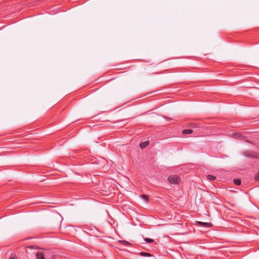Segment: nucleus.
<instances>
[{"mask_svg":"<svg viewBox=\"0 0 259 259\" xmlns=\"http://www.w3.org/2000/svg\"><path fill=\"white\" fill-rule=\"evenodd\" d=\"M141 254L143 256H150L151 255L148 253V252H142L141 253Z\"/></svg>","mask_w":259,"mask_h":259,"instance_id":"9d476101","label":"nucleus"},{"mask_svg":"<svg viewBox=\"0 0 259 259\" xmlns=\"http://www.w3.org/2000/svg\"><path fill=\"white\" fill-rule=\"evenodd\" d=\"M197 224L199 226H202L206 228H210L212 226V224L210 223H204L202 222H197Z\"/></svg>","mask_w":259,"mask_h":259,"instance_id":"f03ea898","label":"nucleus"},{"mask_svg":"<svg viewBox=\"0 0 259 259\" xmlns=\"http://www.w3.org/2000/svg\"><path fill=\"white\" fill-rule=\"evenodd\" d=\"M144 240L145 241H146V242H148L149 243H152L154 241V240L153 239H150V238H144Z\"/></svg>","mask_w":259,"mask_h":259,"instance_id":"0eeeda50","label":"nucleus"},{"mask_svg":"<svg viewBox=\"0 0 259 259\" xmlns=\"http://www.w3.org/2000/svg\"><path fill=\"white\" fill-rule=\"evenodd\" d=\"M192 130L190 129L184 130L183 131V133L185 134H190L192 133Z\"/></svg>","mask_w":259,"mask_h":259,"instance_id":"423d86ee","label":"nucleus"},{"mask_svg":"<svg viewBox=\"0 0 259 259\" xmlns=\"http://www.w3.org/2000/svg\"><path fill=\"white\" fill-rule=\"evenodd\" d=\"M141 198H142V199H144V200H145V201H147V200H148V196L145 195H142L141 196Z\"/></svg>","mask_w":259,"mask_h":259,"instance_id":"9b49d317","label":"nucleus"},{"mask_svg":"<svg viewBox=\"0 0 259 259\" xmlns=\"http://www.w3.org/2000/svg\"><path fill=\"white\" fill-rule=\"evenodd\" d=\"M255 180L256 181H259V172L258 173V175L255 177Z\"/></svg>","mask_w":259,"mask_h":259,"instance_id":"4468645a","label":"nucleus"},{"mask_svg":"<svg viewBox=\"0 0 259 259\" xmlns=\"http://www.w3.org/2000/svg\"><path fill=\"white\" fill-rule=\"evenodd\" d=\"M233 138L242 140L244 138V137L239 133H235L233 134Z\"/></svg>","mask_w":259,"mask_h":259,"instance_id":"20e7f679","label":"nucleus"},{"mask_svg":"<svg viewBox=\"0 0 259 259\" xmlns=\"http://www.w3.org/2000/svg\"><path fill=\"white\" fill-rule=\"evenodd\" d=\"M207 178L210 180L213 181L216 179V177L214 176L209 175L207 176Z\"/></svg>","mask_w":259,"mask_h":259,"instance_id":"6e6552de","label":"nucleus"},{"mask_svg":"<svg viewBox=\"0 0 259 259\" xmlns=\"http://www.w3.org/2000/svg\"><path fill=\"white\" fill-rule=\"evenodd\" d=\"M234 183L236 185H240L241 184V181L239 179H234Z\"/></svg>","mask_w":259,"mask_h":259,"instance_id":"1a4fd4ad","label":"nucleus"},{"mask_svg":"<svg viewBox=\"0 0 259 259\" xmlns=\"http://www.w3.org/2000/svg\"><path fill=\"white\" fill-rule=\"evenodd\" d=\"M149 142L148 141L142 142L140 144V147L141 149H143L149 145Z\"/></svg>","mask_w":259,"mask_h":259,"instance_id":"7ed1b4c3","label":"nucleus"},{"mask_svg":"<svg viewBox=\"0 0 259 259\" xmlns=\"http://www.w3.org/2000/svg\"><path fill=\"white\" fill-rule=\"evenodd\" d=\"M37 259H45L44 254L42 252H37L36 253Z\"/></svg>","mask_w":259,"mask_h":259,"instance_id":"39448f33","label":"nucleus"},{"mask_svg":"<svg viewBox=\"0 0 259 259\" xmlns=\"http://www.w3.org/2000/svg\"><path fill=\"white\" fill-rule=\"evenodd\" d=\"M168 182L172 184H177L179 183V178L176 176H171L168 178Z\"/></svg>","mask_w":259,"mask_h":259,"instance_id":"f257e3e1","label":"nucleus"},{"mask_svg":"<svg viewBox=\"0 0 259 259\" xmlns=\"http://www.w3.org/2000/svg\"><path fill=\"white\" fill-rule=\"evenodd\" d=\"M10 259H18V257L16 256V255L12 254L10 255Z\"/></svg>","mask_w":259,"mask_h":259,"instance_id":"f8f14e48","label":"nucleus"},{"mask_svg":"<svg viewBox=\"0 0 259 259\" xmlns=\"http://www.w3.org/2000/svg\"><path fill=\"white\" fill-rule=\"evenodd\" d=\"M119 242L122 243L125 245H129L130 243L128 242L127 241H124V240H120Z\"/></svg>","mask_w":259,"mask_h":259,"instance_id":"ddd939ff","label":"nucleus"}]
</instances>
